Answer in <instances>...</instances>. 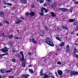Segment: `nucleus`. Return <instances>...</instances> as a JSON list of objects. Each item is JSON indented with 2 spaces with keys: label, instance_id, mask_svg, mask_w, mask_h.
Masks as SVG:
<instances>
[{
  "label": "nucleus",
  "instance_id": "nucleus-24",
  "mask_svg": "<svg viewBox=\"0 0 78 78\" xmlns=\"http://www.w3.org/2000/svg\"><path fill=\"white\" fill-rule=\"evenodd\" d=\"M51 16H52V17H56V15L55 14V13H54V12H51Z\"/></svg>",
  "mask_w": 78,
  "mask_h": 78
},
{
  "label": "nucleus",
  "instance_id": "nucleus-25",
  "mask_svg": "<svg viewBox=\"0 0 78 78\" xmlns=\"http://www.w3.org/2000/svg\"><path fill=\"white\" fill-rule=\"evenodd\" d=\"M9 45H10V46H12V41H10L8 43Z\"/></svg>",
  "mask_w": 78,
  "mask_h": 78
},
{
  "label": "nucleus",
  "instance_id": "nucleus-55",
  "mask_svg": "<svg viewBox=\"0 0 78 78\" xmlns=\"http://www.w3.org/2000/svg\"><path fill=\"white\" fill-rule=\"evenodd\" d=\"M43 5L44 6H47V4L45 3Z\"/></svg>",
  "mask_w": 78,
  "mask_h": 78
},
{
  "label": "nucleus",
  "instance_id": "nucleus-18",
  "mask_svg": "<svg viewBox=\"0 0 78 78\" xmlns=\"http://www.w3.org/2000/svg\"><path fill=\"white\" fill-rule=\"evenodd\" d=\"M20 55H21L22 58H23V57H24V55H23V52L22 51H21L20 52Z\"/></svg>",
  "mask_w": 78,
  "mask_h": 78
},
{
  "label": "nucleus",
  "instance_id": "nucleus-16",
  "mask_svg": "<svg viewBox=\"0 0 78 78\" xmlns=\"http://www.w3.org/2000/svg\"><path fill=\"white\" fill-rule=\"evenodd\" d=\"M57 72L59 74V75H62V71L61 70H58V71Z\"/></svg>",
  "mask_w": 78,
  "mask_h": 78
},
{
  "label": "nucleus",
  "instance_id": "nucleus-1",
  "mask_svg": "<svg viewBox=\"0 0 78 78\" xmlns=\"http://www.w3.org/2000/svg\"><path fill=\"white\" fill-rule=\"evenodd\" d=\"M45 43L50 46H51V47H54V44L50 38H46L45 41Z\"/></svg>",
  "mask_w": 78,
  "mask_h": 78
},
{
  "label": "nucleus",
  "instance_id": "nucleus-34",
  "mask_svg": "<svg viewBox=\"0 0 78 78\" xmlns=\"http://www.w3.org/2000/svg\"><path fill=\"white\" fill-rule=\"evenodd\" d=\"M44 2V0H39V2L40 3H42Z\"/></svg>",
  "mask_w": 78,
  "mask_h": 78
},
{
  "label": "nucleus",
  "instance_id": "nucleus-46",
  "mask_svg": "<svg viewBox=\"0 0 78 78\" xmlns=\"http://www.w3.org/2000/svg\"><path fill=\"white\" fill-rule=\"evenodd\" d=\"M3 56H5V55H8V52H6L4 54H3Z\"/></svg>",
  "mask_w": 78,
  "mask_h": 78
},
{
  "label": "nucleus",
  "instance_id": "nucleus-15",
  "mask_svg": "<svg viewBox=\"0 0 78 78\" xmlns=\"http://www.w3.org/2000/svg\"><path fill=\"white\" fill-rule=\"evenodd\" d=\"M5 15H4V13L2 12H0V17H4Z\"/></svg>",
  "mask_w": 78,
  "mask_h": 78
},
{
  "label": "nucleus",
  "instance_id": "nucleus-53",
  "mask_svg": "<svg viewBox=\"0 0 78 78\" xmlns=\"http://www.w3.org/2000/svg\"><path fill=\"white\" fill-rule=\"evenodd\" d=\"M44 61L45 62V63H47V59H45L44 60Z\"/></svg>",
  "mask_w": 78,
  "mask_h": 78
},
{
  "label": "nucleus",
  "instance_id": "nucleus-54",
  "mask_svg": "<svg viewBox=\"0 0 78 78\" xmlns=\"http://www.w3.org/2000/svg\"><path fill=\"white\" fill-rule=\"evenodd\" d=\"M70 33L71 34H74V33L72 31L70 32Z\"/></svg>",
  "mask_w": 78,
  "mask_h": 78
},
{
  "label": "nucleus",
  "instance_id": "nucleus-2",
  "mask_svg": "<svg viewBox=\"0 0 78 78\" xmlns=\"http://www.w3.org/2000/svg\"><path fill=\"white\" fill-rule=\"evenodd\" d=\"M70 76L72 77L73 76V75H74V76H75V75H78V72L75 71H71L70 72Z\"/></svg>",
  "mask_w": 78,
  "mask_h": 78
},
{
  "label": "nucleus",
  "instance_id": "nucleus-37",
  "mask_svg": "<svg viewBox=\"0 0 78 78\" xmlns=\"http://www.w3.org/2000/svg\"><path fill=\"white\" fill-rule=\"evenodd\" d=\"M25 60V58H24V57L23 58H22V59H21V62L22 63H23V62H24V60Z\"/></svg>",
  "mask_w": 78,
  "mask_h": 78
},
{
  "label": "nucleus",
  "instance_id": "nucleus-14",
  "mask_svg": "<svg viewBox=\"0 0 78 78\" xmlns=\"http://www.w3.org/2000/svg\"><path fill=\"white\" fill-rule=\"evenodd\" d=\"M13 37V35L12 34L6 36V37H8V38H9V39H11V38H12Z\"/></svg>",
  "mask_w": 78,
  "mask_h": 78
},
{
  "label": "nucleus",
  "instance_id": "nucleus-64",
  "mask_svg": "<svg viewBox=\"0 0 78 78\" xmlns=\"http://www.w3.org/2000/svg\"><path fill=\"white\" fill-rule=\"evenodd\" d=\"M51 78H55V77L53 76H51Z\"/></svg>",
  "mask_w": 78,
  "mask_h": 78
},
{
  "label": "nucleus",
  "instance_id": "nucleus-38",
  "mask_svg": "<svg viewBox=\"0 0 78 78\" xmlns=\"http://www.w3.org/2000/svg\"><path fill=\"white\" fill-rule=\"evenodd\" d=\"M3 4L4 5H6V4H7V3H6V2H5V1H3Z\"/></svg>",
  "mask_w": 78,
  "mask_h": 78
},
{
  "label": "nucleus",
  "instance_id": "nucleus-13",
  "mask_svg": "<svg viewBox=\"0 0 78 78\" xmlns=\"http://www.w3.org/2000/svg\"><path fill=\"white\" fill-rule=\"evenodd\" d=\"M32 42H33V43L35 44H36V43H37V41H36L35 39L34 38H32Z\"/></svg>",
  "mask_w": 78,
  "mask_h": 78
},
{
  "label": "nucleus",
  "instance_id": "nucleus-49",
  "mask_svg": "<svg viewBox=\"0 0 78 78\" xmlns=\"http://www.w3.org/2000/svg\"><path fill=\"white\" fill-rule=\"evenodd\" d=\"M41 9H42L43 10H45L46 9L44 7H42L41 8Z\"/></svg>",
  "mask_w": 78,
  "mask_h": 78
},
{
  "label": "nucleus",
  "instance_id": "nucleus-44",
  "mask_svg": "<svg viewBox=\"0 0 78 78\" xmlns=\"http://www.w3.org/2000/svg\"><path fill=\"white\" fill-rule=\"evenodd\" d=\"M46 1H48V3H49V2H52V1L51 0H45Z\"/></svg>",
  "mask_w": 78,
  "mask_h": 78
},
{
  "label": "nucleus",
  "instance_id": "nucleus-26",
  "mask_svg": "<svg viewBox=\"0 0 78 78\" xmlns=\"http://www.w3.org/2000/svg\"><path fill=\"white\" fill-rule=\"evenodd\" d=\"M29 72H30V73H31L32 74H33V73H34V71L33 70L31 69H29Z\"/></svg>",
  "mask_w": 78,
  "mask_h": 78
},
{
  "label": "nucleus",
  "instance_id": "nucleus-42",
  "mask_svg": "<svg viewBox=\"0 0 78 78\" xmlns=\"http://www.w3.org/2000/svg\"><path fill=\"white\" fill-rule=\"evenodd\" d=\"M66 49H69V48H70V46H69V45H67L66 46Z\"/></svg>",
  "mask_w": 78,
  "mask_h": 78
},
{
  "label": "nucleus",
  "instance_id": "nucleus-27",
  "mask_svg": "<svg viewBox=\"0 0 78 78\" xmlns=\"http://www.w3.org/2000/svg\"><path fill=\"white\" fill-rule=\"evenodd\" d=\"M70 51V49H66L65 50V51L66 53H67V52H69Z\"/></svg>",
  "mask_w": 78,
  "mask_h": 78
},
{
  "label": "nucleus",
  "instance_id": "nucleus-58",
  "mask_svg": "<svg viewBox=\"0 0 78 78\" xmlns=\"http://www.w3.org/2000/svg\"><path fill=\"white\" fill-rule=\"evenodd\" d=\"M15 39H20V38L18 37H16L15 38Z\"/></svg>",
  "mask_w": 78,
  "mask_h": 78
},
{
  "label": "nucleus",
  "instance_id": "nucleus-59",
  "mask_svg": "<svg viewBox=\"0 0 78 78\" xmlns=\"http://www.w3.org/2000/svg\"><path fill=\"white\" fill-rule=\"evenodd\" d=\"M6 72H7V73H9V72H11L10 70H7L6 71Z\"/></svg>",
  "mask_w": 78,
  "mask_h": 78
},
{
  "label": "nucleus",
  "instance_id": "nucleus-8",
  "mask_svg": "<svg viewBox=\"0 0 78 78\" xmlns=\"http://www.w3.org/2000/svg\"><path fill=\"white\" fill-rule=\"evenodd\" d=\"M75 21H76L75 20V19H69L68 20V22L69 23H72V22H75Z\"/></svg>",
  "mask_w": 78,
  "mask_h": 78
},
{
  "label": "nucleus",
  "instance_id": "nucleus-5",
  "mask_svg": "<svg viewBox=\"0 0 78 78\" xmlns=\"http://www.w3.org/2000/svg\"><path fill=\"white\" fill-rule=\"evenodd\" d=\"M58 9L62 12H66L67 11H68V9L64 8H59Z\"/></svg>",
  "mask_w": 78,
  "mask_h": 78
},
{
  "label": "nucleus",
  "instance_id": "nucleus-35",
  "mask_svg": "<svg viewBox=\"0 0 78 78\" xmlns=\"http://www.w3.org/2000/svg\"><path fill=\"white\" fill-rule=\"evenodd\" d=\"M69 11L70 12L72 13V11H73V8H71L69 10Z\"/></svg>",
  "mask_w": 78,
  "mask_h": 78
},
{
  "label": "nucleus",
  "instance_id": "nucleus-61",
  "mask_svg": "<svg viewBox=\"0 0 78 78\" xmlns=\"http://www.w3.org/2000/svg\"><path fill=\"white\" fill-rule=\"evenodd\" d=\"M1 26H3V24L0 22V27H1Z\"/></svg>",
  "mask_w": 78,
  "mask_h": 78
},
{
  "label": "nucleus",
  "instance_id": "nucleus-51",
  "mask_svg": "<svg viewBox=\"0 0 78 78\" xmlns=\"http://www.w3.org/2000/svg\"><path fill=\"white\" fill-rule=\"evenodd\" d=\"M66 73H68L69 72V70L66 69Z\"/></svg>",
  "mask_w": 78,
  "mask_h": 78
},
{
  "label": "nucleus",
  "instance_id": "nucleus-40",
  "mask_svg": "<svg viewBox=\"0 0 78 78\" xmlns=\"http://www.w3.org/2000/svg\"><path fill=\"white\" fill-rule=\"evenodd\" d=\"M7 5H9V6H12V4L11 3H7Z\"/></svg>",
  "mask_w": 78,
  "mask_h": 78
},
{
  "label": "nucleus",
  "instance_id": "nucleus-57",
  "mask_svg": "<svg viewBox=\"0 0 78 78\" xmlns=\"http://www.w3.org/2000/svg\"><path fill=\"white\" fill-rule=\"evenodd\" d=\"M3 55V54H2L1 55H0V57L1 58H2V57Z\"/></svg>",
  "mask_w": 78,
  "mask_h": 78
},
{
  "label": "nucleus",
  "instance_id": "nucleus-32",
  "mask_svg": "<svg viewBox=\"0 0 78 78\" xmlns=\"http://www.w3.org/2000/svg\"><path fill=\"white\" fill-rule=\"evenodd\" d=\"M12 51L13 52H15V53L17 52V51H16V49L14 48H12Z\"/></svg>",
  "mask_w": 78,
  "mask_h": 78
},
{
  "label": "nucleus",
  "instance_id": "nucleus-4",
  "mask_svg": "<svg viewBox=\"0 0 78 78\" xmlns=\"http://www.w3.org/2000/svg\"><path fill=\"white\" fill-rule=\"evenodd\" d=\"M9 49L6 47H5L1 49V51H3V53H5L8 51Z\"/></svg>",
  "mask_w": 78,
  "mask_h": 78
},
{
  "label": "nucleus",
  "instance_id": "nucleus-63",
  "mask_svg": "<svg viewBox=\"0 0 78 78\" xmlns=\"http://www.w3.org/2000/svg\"><path fill=\"white\" fill-rule=\"evenodd\" d=\"M13 69L12 68H10V72H11V71H12V70Z\"/></svg>",
  "mask_w": 78,
  "mask_h": 78
},
{
  "label": "nucleus",
  "instance_id": "nucleus-45",
  "mask_svg": "<svg viewBox=\"0 0 78 78\" xmlns=\"http://www.w3.org/2000/svg\"><path fill=\"white\" fill-rule=\"evenodd\" d=\"M48 12V10L47 9H46L44 11V12H46V13H47Z\"/></svg>",
  "mask_w": 78,
  "mask_h": 78
},
{
  "label": "nucleus",
  "instance_id": "nucleus-30",
  "mask_svg": "<svg viewBox=\"0 0 78 78\" xmlns=\"http://www.w3.org/2000/svg\"><path fill=\"white\" fill-rule=\"evenodd\" d=\"M21 2L23 3H27V2L26 0H22Z\"/></svg>",
  "mask_w": 78,
  "mask_h": 78
},
{
  "label": "nucleus",
  "instance_id": "nucleus-6",
  "mask_svg": "<svg viewBox=\"0 0 78 78\" xmlns=\"http://www.w3.org/2000/svg\"><path fill=\"white\" fill-rule=\"evenodd\" d=\"M55 37L56 39L58 40V41H60V42H62V41H61V40L60 39L61 38H59V35H58V34L55 35Z\"/></svg>",
  "mask_w": 78,
  "mask_h": 78
},
{
  "label": "nucleus",
  "instance_id": "nucleus-10",
  "mask_svg": "<svg viewBox=\"0 0 78 78\" xmlns=\"http://www.w3.org/2000/svg\"><path fill=\"white\" fill-rule=\"evenodd\" d=\"M18 20L16 21L15 24H19V23H20V22H23V21L20 19H18Z\"/></svg>",
  "mask_w": 78,
  "mask_h": 78
},
{
  "label": "nucleus",
  "instance_id": "nucleus-47",
  "mask_svg": "<svg viewBox=\"0 0 78 78\" xmlns=\"http://www.w3.org/2000/svg\"><path fill=\"white\" fill-rule=\"evenodd\" d=\"M42 13V12H41L40 13V15L41 16H44V14L43 13Z\"/></svg>",
  "mask_w": 78,
  "mask_h": 78
},
{
  "label": "nucleus",
  "instance_id": "nucleus-7",
  "mask_svg": "<svg viewBox=\"0 0 78 78\" xmlns=\"http://www.w3.org/2000/svg\"><path fill=\"white\" fill-rule=\"evenodd\" d=\"M28 76H30V75L27 74H23L21 78H28Z\"/></svg>",
  "mask_w": 78,
  "mask_h": 78
},
{
  "label": "nucleus",
  "instance_id": "nucleus-43",
  "mask_svg": "<svg viewBox=\"0 0 78 78\" xmlns=\"http://www.w3.org/2000/svg\"><path fill=\"white\" fill-rule=\"evenodd\" d=\"M5 23H6L7 24H9V21H7V20H6L5 21Z\"/></svg>",
  "mask_w": 78,
  "mask_h": 78
},
{
  "label": "nucleus",
  "instance_id": "nucleus-60",
  "mask_svg": "<svg viewBox=\"0 0 78 78\" xmlns=\"http://www.w3.org/2000/svg\"><path fill=\"white\" fill-rule=\"evenodd\" d=\"M41 12L44 13V10L42 9L41 10Z\"/></svg>",
  "mask_w": 78,
  "mask_h": 78
},
{
  "label": "nucleus",
  "instance_id": "nucleus-41",
  "mask_svg": "<svg viewBox=\"0 0 78 78\" xmlns=\"http://www.w3.org/2000/svg\"><path fill=\"white\" fill-rule=\"evenodd\" d=\"M73 25H75L76 26L77 25V24H76L77 22L76 21H75L73 23Z\"/></svg>",
  "mask_w": 78,
  "mask_h": 78
},
{
  "label": "nucleus",
  "instance_id": "nucleus-62",
  "mask_svg": "<svg viewBox=\"0 0 78 78\" xmlns=\"http://www.w3.org/2000/svg\"><path fill=\"white\" fill-rule=\"evenodd\" d=\"M73 2H75H75H76V0H72Z\"/></svg>",
  "mask_w": 78,
  "mask_h": 78
},
{
  "label": "nucleus",
  "instance_id": "nucleus-28",
  "mask_svg": "<svg viewBox=\"0 0 78 78\" xmlns=\"http://www.w3.org/2000/svg\"><path fill=\"white\" fill-rule=\"evenodd\" d=\"M22 66L23 67H25V66H26V65H25V62H23V63L22 64Z\"/></svg>",
  "mask_w": 78,
  "mask_h": 78
},
{
  "label": "nucleus",
  "instance_id": "nucleus-11",
  "mask_svg": "<svg viewBox=\"0 0 78 78\" xmlns=\"http://www.w3.org/2000/svg\"><path fill=\"white\" fill-rule=\"evenodd\" d=\"M30 15L31 16H32V17L34 16L35 15V13L33 11H31L30 12Z\"/></svg>",
  "mask_w": 78,
  "mask_h": 78
},
{
  "label": "nucleus",
  "instance_id": "nucleus-22",
  "mask_svg": "<svg viewBox=\"0 0 78 78\" xmlns=\"http://www.w3.org/2000/svg\"><path fill=\"white\" fill-rule=\"evenodd\" d=\"M62 27L63 29H64L65 30H68V28L67 27H66V26H62Z\"/></svg>",
  "mask_w": 78,
  "mask_h": 78
},
{
  "label": "nucleus",
  "instance_id": "nucleus-39",
  "mask_svg": "<svg viewBox=\"0 0 78 78\" xmlns=\"http://www.w3.org/2000/svg\"><path fill=\"white\" fill-rule=\"evenodd\" d=\"M12 62H16V60L14 58H12Z\"/></svg>",
  "mask_w": 78,
  "mask_h": 78
},
{
  "label": "nucleus",
  "instance_id": "nucleus-17",
  "mask_svg": "<svg viewBox=\"0 0 78 78\" xmlns=\"http://www.w3.org/2000/svg\"><path fill=\"white\" fill-rule=\"evenodd\" d=\"M40 76H43V69H41L40 72Z\"/></svg>",
  "mask_w": 78,
  "mask_h": 78
},
{
  "label": "nucleus",
  "instance_id": "nucleus-48",
  "mask_svg": "<svg viewBox=\"0 0 78 78\" xmlns=\"http://www.w3.org/2000/svg\"><path fill=\"white\" fill-rule=\"evenodd\" d=\"M34 53H35V51H33L31 53H32V55H34Z\"/></svg>",
  "mask_w": 78,
  "mask_h": 78
},
{
  "label": "nucleus",
  "instance_id": "nucleus-20",
  "mask_svg": "<svg viewBox=\"0 0 78 78\" xmlns=\"http://www.w3.org/2000/svg\"><path fill=\"white\" fill-rule=\"evenodd\" d=\"M1 36L5 37H6L7 36L5 35V33H2L1 34Z\"/></svg>",
  "mask_w": 78,
  "mask_h": 78
},
{
  "label": "nucleus",
  "instance_id": "nucleus-19",
  "mask_svg": "<svg viewBox=\"0 0 78 78\" xmlns=\"http://www.w3.org/2000/svg\"><path fill=\"white\" fill-rule=\"evenodd\" d=\"M64 45H65V43L64 42H62L60 44V46L61 47L64 46Z\"/></svg>",
  "mask_w": 78,
  "mask_h": 78
},
{
  "label": "nucleus",
  "instance_id": "nucleus-21",
  "mask_svg": "<svg viewBox=\"0 0 78 78\" xmlns=\"http://www.w3.org/2000/svg\"><path fill=\"white\" fill-rule=\"evenodd\" d=\"M57 51H59V52H61V51H63V50L62 49V48H61V49H60L59 48L57 49Z\"/></svg>",
  "mask_w": 78,
  "mask_h": 78
},
{
  "label": "nucleus",
  "instance_id": "nucleus-33",
  "mask_svg": "<svg viewBox=\"0 0 78 78\" xmlns=\"http://www.w3.org/2000/svg\"><path fill=\"white\" fill-rule=\"evenodd\" d=\"M57 64H58V65H61L62 63L60 61H58L57 62Z\"/></svg>",
  "mask_w": 78,
  "mask_h": 78
},
{
  "label": "nucleus",
  "instance_id": "nucleus-56",
  "mask_svg": "<svg viewBox=\"0 0 78 78\" xmlns=\"http://www.w3.org/2000/svg\"><path fill=\"white\" fill-rule=\"evenodd\" d=\"M20 18L21 19H22L23 20H24V19H25V18L24 17H20Z\"/></svg>",
  "mask_w": 78,
  "mask_h": 78
},
{
  "label": "nucleus",
  "instance_id": "nucleus-29",
  "mask_svg": "<svg viewBox=\"0 0 78 78\" xmlns=\"http://www.w3.org/2000/svg\"><path fill=\"white\" fill-rule=\"evenodd\" d=\"M20 54L19 53H17L16 54V57L17 58L18 57H20Z\"/></svg>",
  "mask_w": 78,
  "mask_h": 78
},
{
  "label": "nucleus",
  "instance_id": "nucleus-12",
  "mask_svg": "<svg viewBox=\"0 0 78 78\" xmlns=\"http://www.w3.org/2000/svg\"><path fill=\"white\" fill-rule=\"evenodd\" d=\"M44 76L43 77L41 78H48V75L46 73H44Z\"/></svg>",
  "mask_w": 78,
  "mask_h": 78
},
{
  "label": "nucleus",
  "instance_id": "nucleus-50",
  "mask_svg": "<svg viewBox=\"0 0 78 78\" xmlns=\"http://www.w3.org/2000/svg\"><path fill=\"white\" fill-rule=\"evenodd\" d=\"M28 55H30V56H31V55H32V53L31 52H28Z\"/></svg>",
  "mask_w": 78,
  "mask_h": 78
},
{
  "label": "nucleus",
  "instance_id": "nucleus-31",
  "mask_svg": "<svg viewBox=\"0 0 78 78\" xmlns=\"http://www.w3.org/2000/svg\"><path fill=\"white\" fill-rule=\"evenodd\" d=\"M31 8H35V6L34 5V3H33L31 5Z\"/></svg>",
  "mask_w": 78,
  "mask_h": 78
},
{
  "label": "nucleus",
  "instance_id": "nucleus-9",
  "mask_svg": "<svg viewBox=\"0 0 78 78\" xmlns=\"http://www.w3.org/2000/svg\"><path fill=\"white\" fill-rule=\"evenodd\" d=\"M0 72L2 73H3L6 72V69L3 68H2L0 69Z\"/></svg>",
  "mask_w": 78,
  "mask_h": 78
},
{
  "label": "nucleus",
  "instance_id": "nucleus-52",
  "mask_svg": "<svg viewBox=\"0 0 78 78\" xmlns=\"http://www.w3.org/2000/svg\"><path fill=\"white\" fill-rule=\"evenodd\" d=\"M9 78H14V77L13 76H9Z\"/></svg>",
  "mask_w": 78,
  "mask_h": 78
},
{
  "label": "nucleus",
  "instance_id": "nucleus-36",
  "mask_svg": "<svg viewBox=\"0 0 78 78\" xmlns=\"http://www.w3.org/2000/svg\"><path fill=\"white\" fill-rule=\"evenodd\" d=\"M44 28L45 30H48V29H49V27H48V26H44Z\"/></svg>",
  "mask_w": 78,
  "mask_h": 78
},
{
  "label": "nucleus",
  "instance_id": "nucleus-3",
  "mask_svg": "<svg viewBox=\"0 0 78 78\" xmlns=\"http://www.w3.org/2000/svg\"><path fill=\"white\" fill-rule=\"evenodd\" d=\"M76 53H78V50H77L76 48H75L74 49V52L72 54L75 58H78V55L76 54Z\"/></svg>",
  "mask_w": 78,
  "mask_h": 78
},
{
  "label": "nucleus",
  "instance_id": "nucleus-23",
  "mask_svg": "<svg viewBox=\"0 0 78 78\" xmlns=\"http://www.w3.org/2000/svg\"><path fill=\"white\" fill-rule=\"evenodd\" d=\"M25 15H26V16H29L30 15V13L28 12H27L25 13Z\"/></svg>",
  "mask_w": 78,
  "mask_h": 78
}]
</instances>
